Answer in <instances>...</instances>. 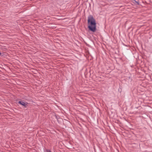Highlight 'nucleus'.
Instances as JSON below:
<instances>
[{
	"mask_svg": "<svg viewBox=\"0 0 152 152\" xmlns=\"http://www.w3.org/2000/svg\"><path fill=\"white\" fill-rule=\"evenodd\" d=\"M88 28L91 31L94 32L96 30V23L94 19L92 16L90 15L88 17Z\"/></svg>",
	"mask_w": 152,
	"mask_h": 152,
	"instance_id": "f257e3e1",
	"label": "nucleus"
},
{
	"mask_svg": "<svg viewBox=\"0 0 152 152\" xmlns=\"http://www.w3.org/2000/svg\"><path fill=\"white\" fill-rule=\"evenodd\" d=\"M18 103L19 104L24 106L26 107L28 106L27 103L23 101H19L18 102Z\"/></svg>",
	"mask_w": 152,
	"mask_h": 152,
	"instance_id": "f03ea898",
	"label": "nucleus"
},
{
	"mask_svg": "<svg viewBox=\"0 0 152 152\" xmlns=\"http://www.w3.org/2000/svg\"><path fill=\"white\" fill-rule=\"evenodd\" d=\"M47 152H51V151H48Z\"/></svg>",
	"mask_w": 152,
	"mask_h": 152,
	"instance_id": "7ed1b4c3",
	"label": "nucleus"
},
{
	"mask_svg": "<svg viewBox=\"0 0 152 152\" xmlns=\"http://www.w3.org/2000/svg\"><path fill=\"white\" fill-rule=\"evenodd\" d=\"M1 53L0 52V55H1Z\"/></svg>",
	"mask_w": 152,
	"mask_h": 152,
	"instance_id": "20e7f679",
	"label": "nucleus"
}]
</instances>
